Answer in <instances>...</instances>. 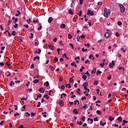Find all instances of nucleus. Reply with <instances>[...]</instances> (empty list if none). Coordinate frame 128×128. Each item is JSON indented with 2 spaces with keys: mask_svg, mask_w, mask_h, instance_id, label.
<instances>
[{
  "mask_svg": "<svg viewBox=\"0 0 128 128\" xmlns=\"http://www.w3.org/2000/svg\"><path fill=\"white\" fill-rule=\"evenodd\" d=\"M119 6L120 7L121 12H122V14L124 12V10H126V8H124V6L120 4H119Z\"/></svg>",
  "mask_w": 128,
  "mask_h": 128,
  "instance_id": "f257e3e1",
  "label": "nucleus"
},
{
  "mask_svg": "<svg viewBox=\"0 0 128 128\" xmlns=\"http://www.w3.org/2000/svg\"><path fill=\"white\" fill-rule=\"evenodd\" d=\"M87 16H94V12H92L90 10H88L86 13Z\"/></svg>",
  "mask_w": 128,
  "mask_h": 128,
  "instance_id": "f03ea898",
  "label": "nucleus"
},
{
  "mask_svg": "<svg viewBox=\"0 0 128 128\" xmlns=\"http://www.w3.org/2000/svg\"><path fill=\"white\" fill-rule=\"evenodd\" d=\"M39 92H40L41 94H44V92L46 89L44 88H40L39 90Z\"/></svg>",
  "mask_w": 128,
  "mask_h": 128,
  "instance_id": "7ed1b4c3",
  "label": "nucleus"
},
{
  "mask_svg": "<svg viewBox=\"0 0 128 128\" xmlns=\"http://www.w3.org/2000/svg\"><path fill=\"white\" fill-rule=\"evenodd\" d=\"M111 34L112 33H110V32H105V34H104L105 38H110V36Z\"/></svg>",
  "mask_w": 128,
  "mask_h": 128,
  "instance_id": "20e7f679",
  "label": "nucleus"
},
{
  "mask_svg": "<svg viewBox=\"0 0 128 128\" xmlns=\"http://www.w3.org/2000/svg\"><path fill=\"white\" fill-rule=\"evenodd\" d=\"M58 104H60V106H64V101L62 100H60L59 101Z\"/></svg>",
  "mask_w": 128,
  "mask_h": 128,
  "instance_id": "39448f33",
  "label": "nucleus"
},
{
  "mask_svg": "<svg viewBox=\"0 0 128 128\" xmlns=\"http://www.w3.org/2000/svg\"><path fill=\"white\" fill-rule=\"evenodd\" d=\"M114 61H112V64H109V68H112L114 66H115Z\"/></svg>",
  "mask_w": 128,
  "mask_h": 128,
  "instance_id": "423d86ee",
  "label": "nucleus"
},
{
  "mask_svg": "<svg viewBox=\"0 0 128 128\" xmlns=\"http://www.w3.org/2000/svg\"><path fill=\"white\" fill-rule=\"evenodd\" d=\"M73 114H78V110L77 109L74 110Z\"/></svg>",
  "mask_w": 128,
  "mask_h": 128,
  "instance_id": "0eeeda50",
  "label": "nucleus"
},
{
  "mask_svg": "<svg viewBox=\"0 0 128 128\" xmlns=\"http://www.w3.org/2000/svg\"><path fill=\"white\" fill-rule=\"evenodd\" d=\"M54 45L49 46V50H54Z\"/></svg>",
  "mask_w": 128,
  "mask_h": 128,
  "instance_id": "6e6552de",
  "label": "nucleus"
},
{
  "mask_svg": "<svg viewBox=\"0 0 128 128\" xmlns=\"http://www.w3.org/2000/svg\"><path fill=\"white\" fill-rule=\"evenodd\" d=\"M128 122L126 120H123L122 121V126H125L126 124H128Z\"/></svg>",
  "mask_w": 128,
  "mask_h": 128,
  "instance_id": "1a4fd4ad",
  "label": "nucleus"
},
{
  "mask_svg": "<svg viewBox=\"0 0 128 128\" xmlns=\"http://www.w3.org/2000/svg\"><path fill=\"white\" fill-rule=\"evenodd\" d=\"M108 120H110V122H112L114 120V118L112 117V116H110L108 117Z\"/></svg>",
  "mask_w": 128,
  "mask_h": 128,
  "instance_id": "9d476101",
  "label": "nucleus"
},
{
  "mask_svg": "<svg viewBox=\"0 0 128 128\" xmlns=\"http://www.w3.org/2000/svg\"><path fill=\"white\" fill-rule=\"evenodd\" d=\"M96 68H94L92 70L91 72L92 74H96Z\"/></svg>",
  "mask_w": 128,
  "mask_h": 128,
  "instance_id": "9b49d317",
  "label": "nucleus"
},
{
  "mask_svg": "<svg viewBox=\"0 0 128 128\" xmlns=\"http://www.w3.org/2000/svg\"><path fill=\"white\" fill-rule=\"evenodd\" d=\"M44 86H46L48 87V86H50V83L48 81H47L44 84Z\"/></svg>",
  "mask_w": 128,
  "mask_h": 128,
  "instance_id": "f8f14e48",
  "label": "nucleus"
},
{
  "mask_svg": "<svg viewBox=\"0 0 128 128\" xmlns=\"http://www.w3.org/2000/svg\"><path fill=\"white\" fill-rule=\"evenodd\" d=\"M52 22V18L50 17L48 20V22L50 23Z\"/></svg>",
  "mask_w": 128,
  "mask_h": 128,
  "instance_id": "ddd939ff",
  "label": "nucleus"
},
{
  "mask_svg": "<svg viewBox=\"0 0 128 128\" xmlns=\"http://www.w3.org/2000/svg\"><path fill=\"white\" fill-rule=\"evenodd\" d=\"M118 122H122V116H119V117L118 118Z\"/></svg>",
  "mask_w": 128,
  "mask_h": 128,
  "instance_id": "4468645a",
  "label": "nucleus"
},
{
  "mask_svg": "<svg viewBox=\"0 0 128 128\" xmlns=\"http://www.w3.org/2000/svg\"><path fill=\"white\" fill-rule=\"evenodd\" d=\"M60 28H66V24H62L60 25Z\"/></svg>",
  "mask_w": 128,
  "mask_h": 128,
  "instance_id": "2eb2a0df",
  "label": "nucleus"
},
{
  "mask_svg": "<svg viewBox=\"0 0 128 128\" xmlns=\"http://www.w3.org/2000/svg\"><path fill=\"white\" fill-rule=\"evenodd\" d=\"M70 82L71 84H74V79L72 78H70Z\"/></svg>",
  "mask_w": 128,
  "mask_h": 128,
  "instance_id": "dca6fc26",
  "label": "nucleus"
},
{
  "mask_svg": "<svg viewBox=\"0 0 128 128\" xmlns=\"http://www.w3.org/2000/svg\"><path fill=\"white\" fill-rule=\"evenodd\" d=\"M40 60V56H35L34 58V60Z\"/></svg>",
  "mask_w": 128,
  "mask_h": 128,
  "instance_id": "f3484780",
  "label": "nucleus"
},
{
  "mask_svg": "<svg viewBox=\"0 0 128 128\" xmlns=\"http://www.w3.org/2000/svg\"><path fill=\"white\" fill-rule=\"evenodd\" d=\"M98 80H95L94 82V84L95 86H98Z\"/></svg>",
  "mask_w": 128,
  "mask_h": 128,
  "instance_id": "a211bd4d",
  "label": "nucleus"
},
{
  "mask_svg": "<svg viewBox=\"0 0 128 128\" xmlns=\"http://www.w3.org/2000/svg\"><path fill=\"white\" fill-rule=\"evenodd\" d=\"M26 118H28L30 116V114L28 113V112H26Z\"/></svg>",
  "mask_w": 128,
  "mask_h": 128,
  "instance_id": "6ab92c4d",
  "label": "nucleus"
},
{
  "mask_svg": "<svg viewBox=\"0 0 128 128\" xmlns=\"http://www.w3.org/2000/svg\"><path fill=\"white\" fill-rule=\"evenodd\" d=\"M50 68H51V70L54 71V67L52 66H49Z\"/></svg>",
  "mask_w": 128,
  "mask_h": 128,
  "instance_id": "aec40b11",
  "label": "nucleus"
},
{
  "mask_svg": "<svg viewBox=\"0 0 128 128\" xmlns=\"http://www.w3.org/2000/svg\"><path fill=\"white\" fill-rule=\"evenodd\" d=\"M66 88H72V86H70V84H67L66 85Z\"/></svg>",
  "mask_w": 128,
  "mask_h": 128,
  "instance_id": "412c9836",
  "label": "nucleus"
},
{
  "mask_svg": "<svg viewBox=\"0 0 128 128\" xmlns=\"http://www.w3.org/2000/svg\"><path fill=\"white\" fill-rule=\"evenodd\" d=\"M87 78L88 77L86 76V74L83 75V76H82V78H84V80H86Z\"/></svg>",
  "mask_w": 128,
  "mask_h": 128,
  "instance_id": "4be33fe9",
  "label": "nucleus"
},
{
  "mask_svg": "<svg viewBox=\"0 0 128 128\" xmlns=\"http://www.w3.org/2000/svg\"><path fill=\"white\" fill-rule=\"evenodd\" d=\"M77 14H78L79 16H82V10H80V13H77Z\"/></svg>",
  "mask_w": 128,
  "mask_h": 128,
  "instance_id": "5701e85b",
  "label": "nucleus"
},
{
  "mask_svg": "<svg viewBox=\"0 0 128 128\" xmlns=\"http://www.w3.org/2000/svg\"><path fill=\"white\" fill-rule=\"evenodd\" d=\"M40 82V80H34V84H38Z\"/></svg>",
  "mask_w": 128,
  "mask_h": 128,
  "instance_id": "b1692460",
  "label": "nucleus"
},
{
  "mask_svg": "<svg viewBox=\"0 0 128 128\" xmlns=\"http://www.w3.org/2000/svg\"><path fill=\"white\" fill-rule=\"evenodd\" d=\"M68 14H72V16L74 15V13L72 12V11L71 10H68Z\"/></svg>",
  "mask_w": 128,
  "mask_h": 128,
  "instance_id": "393cba45",
  "label": "nucleus"
},
{
  "mask_svg": "<svg viewBox=\"0 0 128 128\" xmlns=\"http://www.w3.org/2000/svg\"><path fill=\"white\" fill-rule=\"evenodd\" d=\"M104 16H105V18H108V14L106 12H104Z\"/></svg>",
  "mask_w": 128,
  "mask_h": 128,
  "instance_id": "a878e982",
  "label": "nucleus"
},
{
  "mask_svg": "<svg viewBox=\"0 0 128 128\" xmlns=\"http://www.w3.org/2000/svg\"><path fill=\"white\" fill-rule=\"evenodd\" d=\"M88 86V83L87 82H86L83 84V86Z\"/></svg>",
  "mask_w": 128,
  "mask_h": 128,
  "instance_id": "bb28decb",
  "label": "nucleus"
},
{
  "mask_svg": "<svg viewBox=\"0 0 128 128\" xmlns=\"http://www.w3.org/2000/svg\"><path fill=\"white\" fill-rule=\"evenodd\" d=\"M64 56L66 60H68V56H66V54H63L62 58H64Z\"/></svg>",
  "mask_w": 128,
  "mask_h": 128,
  "instance_id": "cd10ccee",
  "label": "nucleus"
},
{
  "mask_svg": "<svg viewBox=\"0 0 128 128\" xmlns=\"http://www.w3.org/2000/svg\"><path fill=\"white\" fill-rule=\"evenodd\" d=\"M85 74H87L88 78H90V74L88 72V71H86V72L85 73Z\"/></svg>",
  "mask_w": 128,
  "mask_h": 128,
  "instance_id": "c85d7f7f",
  "label": "nucleus"
},
{
  "mask_svg": "<svg viewBox=\"0 0 128 128\" xmlns=\"http://www.w3.org/2000/svg\"><path fill=\"white\" fill-rule=\"evenodd\" d=\"M96 114H98L100 115V114H102V112H100V110H98L96 111Z\"/></svg>",
  "mask_w": 128,
  "mask_h": 128,
  "instance_id": "c756f323",
  "label": "nucleus"
},
{
  "mask_svg": "<svg viewBox=\"0 0 128 128\" xmlns=\"http://www.w3.org/2000/svg\"><path fill=\"white\" fill-rule=\"evenodd\" d=\"M58 61V57H55L54 58V62H56Z\"/></svg>",
  "mask_w": 128,
  "mask_h": 128,
  "instance_id": "7c9ffc66",
  "label": "nucleus"
},
{
  "mask_svg": "<svg viewBox=\"0 0 128 128\" xmlns=\"http://www.w3.org/2000/svg\"><path fill=\"white\" fill-rule=\"evenodd\" d=\"M14 86V82L11 81L10 82V86Z\"/></svg>",
  "mask_w": 128,
  "mask_h": 128,
  "instance_id": "2f4dec72",
  "label": "nucleus"
},
{
  "mask_svg": "<svg viewBox=\"0 0 128 128\" xmlns=\"http://www.w3.org/2000/svg\"><path fill=\"white\" fill-rule=\"evenodd\" d=\"M68 38L70 40L71 38H72V34H68Z\"/></svg>",
  "mask_w": 128,
  "mask_h": 128,
  "instance_id": "473e14b6",
  "label": "nucleus"
},
{
  "mask_svg": "<svg viewBox=\"0 0 128 128\" xmlns=\"http://www.w3.org/2000/svg\"><path fill=\"white\" fill-rule=\"evenodd\" d=\"M102 74V71L98 70L96 72V75L98 76V74Z\"/></svg>",
  "mask_w": 128,
  "mask_h": 128,
  "instance_id": "72a5a7b5",
  "label": "nucleus"
},
{
  "mask_svg": "<svg viewBox=\"0 0 128 128\" xmlns=\"http://www.w3.org/2000/svg\"><path fill=\"white\" fill-rule=\"evenodd\" d=\"M82 52H88V49H84V48H82Z\"/></svg>",
  "mask_w": 128,
  "mask_h": 128,
  "instance_id": "f704fd0d",
  "label": "nucleus"
},
{
  "mask_svg": "<svg viewBox=\"0 0 128 128\" xmlns=\"http://www.w3.org/2000/svg\"><path fill=\"white\" fill-rule=\"evenodd\" d=\"M69 45L71 46V48H72V50H74V44H72V43H70L69 44Z\"/></svg>",
  "mask_w": 128,
  "mask_h": 128,
  "instance_id": "c9c22d12",
  "label": "nucleus"
},
{
  "mask_svg": "<svg viewBox=\"0 0 128 128\" xmlns=\"http://www.w3.org/2000/svg\"><path fill=\"white\" fill-rule=\"evenodd\" d=\"M82 70H84V66H82V68H80V70L82 72Z\"/></svg>",
  "mask_w": 128,
  "mask_h": 128,
  "instance_id": "e433bc0d",
  "label": "nucleus"
},
{
  "mask_svg": "<svg viewBox=\"0 0 128 128\" xmlns=\"http://www.w3.org/2000/svg\"><path fill=\"white\" fill-rule=\"evenodd\" d=\"M18 18H16V19L14 20L13 24H16V22H18Z\"/></svg>",
  "mask_w": 128,
  "mask_h": 128,
  "instance_id": "4c0bfd02",
  "label": "nucleus"
},
{
  "mask_svg": "<svg viewBox=\"0 0 128 128\" xmlns=\"http://www.w3.org/2000/svg\"><path fill=\"white\" fill-rule=\"evenodd\" d=\"M81 120H82V122H86V117L83 116L81 118Z\"/></svg>",
  "mask_w": 128,
  "mask_h": 128,
  "instance_id": "58836bf2",
  "label": "nucleus"
},
{
  "mask_svg": "<svg viewBox=\"0 0 128 128\" xmlns=\"http://www.w3.org/2000/svg\"><path fill=\"white\" fill-rule=\"evenodd\" d=\"M44 98H46V100H48L50 98V96H48V94H46L44 96Z\"/></svg>",
  "mask_w": 128,
  "mask_h": 128,
  "instance_id": "ea45409f",
  "label": "nucleus"
},
{
  "mask_svg": "<svg viewBox=\"0 0 128 128\" xmlns=\"http://www.w3.org/2000/svg\"><path fill=\"white\" fill-rule=\"evenodd\" d=\"M106 13L108 14H110V9H108L106 11Z\"/></svg>",
  "mask_w": 128,
  "mask_h": 128,
  "instance_id": "a19ab883",
  "label": "nucleus"
},
{
  "mask_svg": "<svg viewBox=\"0 0 128 128\" xmlns=\"http://www.w3.org/2000/svg\"><path fill=\"white\" fill-rule=\"evenodd\" d=\"M85 64H90V61L87 60L85 61Z\"/></svg>",
  "mask_w": 128,
  "mask_h": 128,
  "instance_id": "79ce46f5",
  "label": "nucleus"
},
{
  "mask_svg": "<svg viewBox=\"0 0 128 128\" xmlns=\"http://www.w3.org/2000/svg\"><path fill=\"white\" fill-rule=\"evenodd\" d=\"M40 102H38V104L36 106L37 108H40Z\"/></svg>",
  "mask_w": 128,
  "mask_h": 128,
  "instance_id": "37998d69",
  "label": "nucleus"
},
{
  "mask_svg": "<svg viewBox=\"0 0 128 128\" xmlns=\"http://www.w3.org/2000/svg\"><path fill=\"white\" fill-rule=\"evenodd\" d=\"M18 26V24H15V25H14V28H16Z\"/></svg>",
  "mask_w": 128,
  "mask_h": 128,
  "instance_id": "c03bdc74",
  "label": "nucleus"
},
{
  "mask_svg": "<svg viewBox=\"0 0 128 128\" xmlns=\"http://www.w3.org/2000/svg\"><path fill=\"white\" fill-rule=\"evenodd\" d=\"M30 36H30L29 38H34V34L31 33Z\"/></svg>",
  "mask_w": 128,
  "mask_h": 128,
  "instance_id": "a18cd8bd",
  "label": "nucleus"
},
{
  "mask_svg": "<svg viewBox=\"0 0 128 128\" xmlns=\"http://www.w3.org/2000/svg\"><path fill=\"white\" fill-rule=\"evenodd\" d=\"M28 100V98H21V100Z\"/></svg>",
  "mask_w": 128,
  "mask_h": 128,
  "instance_id": "49530a36",
  "label": "nucleus"
},
{
  "mask_svg": "<svg viewBox=\"0 0 128 128\" xmlns=\"http://www.w3.org/2000/svg\"><path fill=\"white\" fill-rule=\"evenodd\" d=\"M34 116H36V114L32 112L31 113V116H32V117Z\"/></svg>",
  "mask_w": 128,
  "mask_h": 128,
  "instance_id": "de8ad7c7",
  "label": "nucleus"
},
{
  "mask_svg": "<svg viewBox=\"0 0 128 128\" xmlns=\"http://www.w3.org/2000/svg\"><path fill=\"white\" fill-rule=\"evenodd\" d=\"M94 122H98V117H96L95 118H94Z\"/></svg>",
  "mask_w": 128,
  "mask_h": 128,
  "instance_id": "09e8293b",
  "label": "nucleus"
},
{
  "mask_svg": "<svg viewBox=\"0 0 128 128\" xmlns=\"http://www.w3.org/2000/svg\"><path fill=\"white\" fill-rule=\"evenodd\" d=\"M98 6H102V2H98Z\"/></svg>",
  "mask_w": 128,
  "mask_h": 128,
  "instance_id": "8fccbe9b",
  "label": "nucleus"
},
{
  "mask_svg": "<svg viewBox=\"0 0 128 128\" xmlns=\"http://www.w3.org/2000/svg\"><path fill=\"white\" fill-rule=\"evenodd\" d=\"M118 26H122V22L118 21Z\"/></svg>",
  "mask_w": 128,
  "mask_h": 128,
  "instance_id": "3c124183",
  "label": "nucleus"
},
{
  "mask_svg": "<svg viewBox=\"0 0 128 128\" xmlns=\"http://www.w3.org/2000/svg\"><path fill=\"white\" fill-rule=\"evenodd\" d=\"M83 2H84V0H80V4H82Z\"/></svg>",
  "mask_w": 128,
  "mask_h": 128,
  "instance_id": "603ef678",
  "label": "nucleus"
},
{
  "mask_svg": "<svg viewBox=\"0 0 128 128\" xmlns=\"http://www.w3.org/2000/svg\"><path fill=\"white\" fill-rule=\"evenodd\" d=\"M30 68H34V64H32L31 65Z\"/></svg>",
  "mask_w": 128,
  "mask_h": 128,
  "instance_id": "864d4df0",
  "label": "nucleus"
},
{
  "mask_svg": "<svg viewBox=\"0 0 128 128\" xmlns=\"http://www.w3.org/2000/svg\"><path fill=\"white\" fill-rule=\"evenodd\" d=\"M88 108V104H85V106H83V108Z\"/></svg>",
  "mask_w": 128,
  "mask_h": 128,
  "instance_id": "5fc2aeb1",
  "label": "nucleus"
},
{
  "mask_svg": "<svg viewBox=\"0 0 128 128\" xmlns=\"http://www.w3.org/2000/svg\"><path fill=\"white\" fill-rule=\"evenodd\" d=\"M74 64H76V62H72L70 64V65L72 66H74Z\"/></svg>",
  "mask_w": 128,
  "mask_h": 128,
  "instance_id": "6e6d98bb",
  "label": "nucleus"
},
{
  "mask_svg": "<svg viewBox=\"0 0 128 128\" xmlns=\"http://www.w3.org/2000/svg\"><path fill=\"white\" fill-rule=\"evenodd\" d=\"M118 70H124V68L122 67H119Z\"/></svg>",
  "mask_w": 128,
  "mask_h": 128,
  "instance_id": "4d7b16f0",
  "label": "nucleus"
},
{
  "mask_svg": "<svg viewBox=\"0 0 128 128\" xmlns=\"http://www.w3.org/2000/svg\"><path fill=\"white\" fill-rule=\"evenodd\" d=\"M76 38H77V40H78V42H80V36H78L76 37Z\"/></svg>",
  "mask_w": 128,
  "mask_h": 128,
  "instance_id": "13d9d810",
  "label": "nucleus"
},
{
  "mask_svg": "<svg viewBox=\"0 0 128 128\" xmlns=\"http://www.w3.org/2000/svg\"><path fill=\"white\" fill-rule=\"evenodd\" d=\"M80 38H86V36H84V35H82L81 36H80Z\"/></svg>",
  "mask_w": 128,
  "mask_h": 128,
  "instance_id": "bf43d9fd",
  "label": "nucleus"
},
{
  "mask_svg": "<svg viewBox=\"0 0 128 128\" xmlns=\"http://www.w3.org/2000/svg\"><path fill=\"white\" fill-rule=\"evenodd\" d=\"M18 128H24V125L23 124H21L20 125Z\"/></svg>",
  "mask_w": 128,
  "mask_h": 128,
  "instance_id": "052dcab7",
  "label": "nucleus"
},
{
  "mask_svg": "<svg viewBox=\"0 0 128 128\" xmlns=\"http://www.w3.org/2000/svg\"><path fill=\"white\" fill-rule=\"evenodd\" d=\"M116 36H120V34L118 32L116 33Z\"/></svg>",
  "mask_w": 128,
  "mask_h": 128,
  "instance_id": "680f3d73",
  "label": "nucleus"
},
{
  "mask_svg": "<svg viewBox=\"0 0 128 128\" xmlns=\"http://www.w3.org/2000/svg\"><path fill=\"white\" fill-rule=\"evenodd\" d=\"M108 80H112V75H110L108 77Z\"/></svg>",
  "mask_w": 128,
  "mask_h": 128,
  "instance_id": "e2e57ef3",
  "label": "nucleus"
},
{
  "mask_svg": "<svg viewBox=\"0 0 128 128\" xmlns=\"http://www.w3.org/2000/svg\"><path fill=\"white\" fill-rule=\"evenodd\" d=\"M10 22H11L10 20H8V24H7V26H9L10 24Z\"/></svg>",
  "mask_w": 128,
  "mask_h": 128,
  "instance_id": "0e129e2a",
  "label": "nucleus"
},
{
  "mask_svg": "<svg viewBox=\"0 0 128 128\" xmlns=\"http://www.w3.org/2000/svg\"><path fill=\"white\" fill-rule=\"evenodd\" d=\"M33 22H38V20H33Z\"/></svg>",
  "mask_w": 128,
  "mask_h": 128,
  "instance_id": "69168bd1",
  "label": "nucleus"
},
{
  "mask_svg": "<svg viewBox=\"0 0 128 128\" xmlns=\"http://www.w3.org/2000/svg\"><path fill=\"white\" fill-rule=\"evenodd\" d=\"M19 42H22V39L20 38L18 40Z\"/></svg>",
  "mask_w": 128,
  "mask_h": 128,
  "instance_id": "338daca9",
  "label": "nucleus"
},
{
  "mask_svg": "<svg viewBox=\"0 0 128 128\" xmlns=\"http://www.w3.org/2000/svg\"><path fill=\"white\" fill-rule=\"evenodd\" d=\"M20 116V114H18V113L15 114L14 115V116Z\"/></svg>",
  "mask_w": 128,
  "mask_h": 128,
  "instance_id": "774afa93",
  "label": "nucleus"
}]
</instances>
